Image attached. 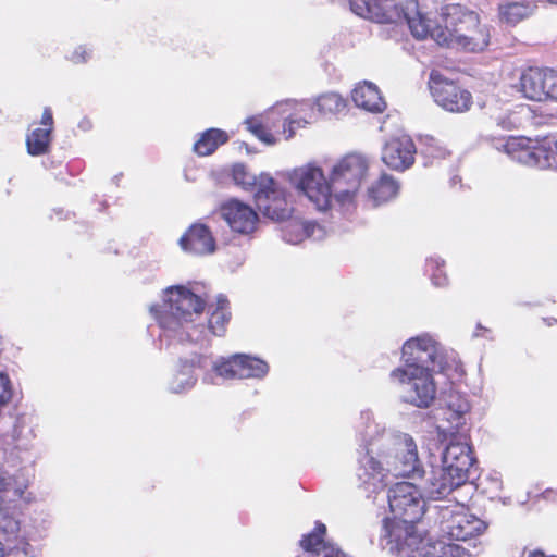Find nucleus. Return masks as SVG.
I'll list each match as a JSON object with an SVG mask.
<instances>
[{"mask_svg":"<svg viewBox=\"0 0 557 557\" xmlns=\"http://www.w3.org/2000/svg\"><path fill=\"white\" fill-rule=\"evenodd\" d=\"M366 453L359 457L357 476L360 485L375 493L387 486L389 478L423 479L414 440L406 433H387L370 411L361 412Z\"/></svg>","mask_w":557,"mask_h":557,"instance_id":"f257e3e1","label":"nucleus"},{"mask_svg":"<svg viewBox=\"0 0 557 557\" xmlns=\"http://www.w3.org/2000/svg\"><path fill=\"white\" fill-rule=\"evenodd\" d=\"M393 519L384 520L381 545L389 553L405 557H469V553L457 544L431 546L417 531L416 523L425 511L421 492L409 482L396 483L387 494Z\"/></svg>","mask_w":557,"mask_h":557,"instance_id":"f03ea898","label":"nucleus"},{"mask_svg":"<svg viewBox=\"0 0 557 557\" xmlns=\"http://www.w3.org/2000/svg\"><path fill=\"white\" fill-rule=\"evenodd\" d=\"M206 300L199 294V285L191 288L176 285L164 290V299L161 309L158 306L150 308L151 313L161 329V338L176 341L178 343L191 342L203 344L208 342L211 333L222 336L225 325L230 320L228 300L219 295L216 308L211 313L208 326L196 324L205 309Z\"/></svg>","mask_w":557,"mask_h":557,"instance_id":"7ed1b4c3","label":"nucleus"},{"mask_svg":"<svg viewBox=\"0 0 557 557\" xmlns=\"http://www.w3.org/2000/svg\"><path fill=\"white\" fill-rule=\"evenodd\" d=\"M469 401L462 396H450L447 406L446 420L449 428L437 426L447 440L442 454L441 465L432 466L424 480L422 490L430 499H441L455 488L465 484L476 472L468 435L461 430L466 424L465 416L469 412Z\"/></svg>","mask_w":557,"mask_h":557,"instance_id":"20e7f679","label":"nucleus"},{"mask_svg":"<svg viewBox=\"0 0 557 557\" xmlns=\"http://www.w3.org/2000/svg\"><path fill=\"white\" fill-rule=\"evenodd\" d=\"M428 36L440 46L469 52L484 50L491 38L488 26L481 24L479 15L463 12L458 5L447 8L437 21H430Z\"/></svg>","mask_w":557,"mask_h":557,"instance_id":"39448f33","label":"nucleus"},{"mask_svg":"<svg viewBox=\"0 0 557 557\" xmlns=\"http://www.w3.org/2000/svg\"><path fill=\"white\" fill-rule=\"evenodd\" d=\"M350 10L358 16L377 23H405L417 39L430 32V20L418 9L417 0H349Z\"/></svg>","mask_w":557,"mask_h":557,"instance_id":"423d86ee","label":"nucleus"},{"mask_svg":"<svg viewBox=\"0 0 557 557\" xmlns=\"http://www.w3.org/2000/svg\"><path fill=\"white\" fill-rule=\"evenodd\" d=\"M428 368H403L398 367L389 373V379L399 389L404 403L418 408H428L436 396V384L433 373Z\"/></svg>","mask_w":557,"mask_h":557,"instance_id":"0eeeda50","label":"nucleus"},{"mask_svg":"<svg viewBox=\"0 0 557 557\" xmlns=\"http://www.w3.org/2000/svg\"><path fill=\"white\" fill-rule=\"evenodd\" d=\"M403 368H428V371L445 372L455 362L453 352H448L429 334L409 338L401 349Z\"/></svg>","mask_w":557,"mask_h":557,"instance_id":"6e6552de","label":"nucleus"},{"mask_svg":"<svg viewBox=\"0 0 557 557\" xmlns=\"http://www.w3.org/2000/svg\"><path fill=\"white\" fill-rule=\"evenodd\" d=\"M288 181L317 210L325 211L331 208L335 199L334 186L331 176L327 178L317 164L308 163L294 169L288 173Z\"/></svg>","mask_w":557,"mask_h":557,"instance_id":"1a4fd4ad","label":"nucleus"},{"mask_svg":"<svg viewBox=\"0 0 557 557\" xmlns=\"http://www.w3.org/2000/svg\"><path fill=\"white\" fill-rule=\"evenodd\" d=\"M368 172V162L360 154H348L331 171L335 200L344 205L352 201Z\"/></svg>","mask_w":557,"mask_h":557,"instance_id":"9d476101","label":"nucleus"},{"mask_svg":"<svg viewBox=\"0 0 557 557\" xmlns=\"http://www.w3.org/2000/svg\"><path fill=\"white\" fill-rule=\"evenodd\" d=\"M258 210L273 221H285L290 218L292 207L286 198V190L270 175L261 174L255 194Z\"/></svg>","mask_w":557,"mask_h":557,"instance_id":"9b49d317","label":"nucleus"},{"mask_svg":"<svg viewBox=\"0 0 557 557\" xmlns=\"http://www.w3.org/2000/svg\"><path fill=\"white\" fill-rule=\"evenodd\" d=\"M504 151L513 160L528 166L547 169L553 166L557 153V140L554 149L537 145L527 137H509L503 145Z\"/></svg>","mask_w":557,"mask_h":557,"instance_id":"f8f14e48","label":"nucleus"},{"mask_svg":"<svg viewBox=\"0 0 557 557\" xmlns=\"http://www.w3.org/2000/svg\"><path fill=\"white\" fill-rule=\"evenodd\" d=\"M430 90L434 101L446 111L461 113L468 111L472 104V96L468 90L436 71L430 74Z\"/></svg>","mask_w":557,"mask_h":557,"instance_id":"ddd939ff","label":"nucleus"},{"mask_svg":"<svg viewBox=\"0 0 557 557\" xmlns=\"http://www.w3.org/2000/svg\"><path fill=\"white\" fill-rule=\"evenodd\" d=\"M487 523L457 504L449 517L443 515L441 530L449 540L467 541L485 532Z\"/></svg>","mask_w":557,"mask_h":557,"instance_id":"4468645a","label":"nucleus"},{"mask_svg":"<svg viewBox=\"0 0 557 557\" xmlns=\"http://www.w3.org/2000/svg\"><path fill=\"white\" fill-rule=\"evenodd\" d=\"M220 214L233 232L243 235L253 233L259 222L257 212L237 199L224 202L220 207Z\"/></svg>","mask_w":557,"mask_h":557,"instance_id":"2eb2a0df","label":"nucleus"},{"mask_svg":"<svg viewBox=\"0 0 557 557\" xmlns=\"http://www.w3.org/2000/svg\"><path fill=\"white\" fill-rule=\"evenodd\" d=\"M18 522L0 512V557H34L30 545L17 535Z\"/></svg>","mask_w":557,"mask_h":557,"instance_id":"dca6fc26","label":"nucleus"},{"mask_svg":"<svg viewBox=\"0 0 557 557\" xmlns=\"http://www.w3.org/2000/svg\"><path fill=\"white\" fill-rule=\"evenodd\" d=\"M281 111L283 113H287V111H289L288 115L284 117L283 124V133H286V122H288L287 137H293L297 128L305 127L307 124L313 123L318 119V115H320L315 103L311 101L281 102L270 113V116Z\"/></svg>","mask_w":557,"mask_h":557,"instance_id":"f3484780","label":"nucleus"},{"mask_svg":"<svg viewBox=\"0 0 557 557\" xmlns=\"http://www.w3.org/2000/svg\"><path fill=\"white\" fill-rule=\"evenodd\" d=\"M280 103L272 107L267 113L261 117H251L246 120L247 128L255 134L260 140L268 145H273L277 141V137L280 135H284L285 139H289L287 137L288 134V122H286V133H283V124L284 117L288 115L287 113L277 112L270 116V113L278 106Z\"/></svg>","mask_w":557,"mask_h":557,"instance_id":"a211bd4d","label":"nucleus"},{"mask_svg":"<svg viewBox=\"0 0 557 557\" xmlns=\"http://www.w3.org/2000/svg\"><path fill=\"white\" fill-rule=\"evenodd\" d=\"M416 146L409 136H400L387 141L382 151L383 162L392 170L405 171L414 162Z\"/></svg>","mask_w":557,"mask_h":557,"instance_id":"6ab92c4d","label":"nucleus"},{"mask_svg":"<svg viewBox=\"0 0 557 557\" xmlns=\"http://www.w3.org/2000/svg\"><path fill=\"white\" fill-rule=\"evenodd\" d=\"M325 533V524L317 522L314 530L302 536L300 546L308 557H349L333 543L324 541Z\"/></svg>","mask_w":557,"mask_h":557,"instance_id":"aec40b11","label":"nucleus"},{"mask_svg":"<svg viewBox=\"0 0 557 557\" xmlns=\"http://www.w3.org/2000/svg\"><path fill=\"white\" fill-rule=\"evenodd\" d=\"M180 246L193 255H208L215 250V240L205 224L195 223L181 237Z\"/></svg>","mask_w":557,"mask_h":557,"instance_id":"412c9836","label":"nucleus"},{"mask_svg":"<svg viewBox=\"0 0 557 557\" xmlns=\"http://www.w3.org/2000/svg\"><path fill=\"white\" fill-rule=\"evenodd\" d=\"M197 364L200 369L211 368V372L205 373L202 380L207 384H218L215 379L239 380L238 364L236 355L230 358H218L211 360L208 357L199 356Z\"/></svg>","mask_w":557,"mask_h":557,"instance_id":"4be33fe9","label":"nucleus"},{"mask_svg":"<svg viewBox=\"0 0 557 557\" xmlns=\"http://www.w3.org/2000/svg\"><path fill=\"white\" fill-rule=\"evenodd\" d=\"M325 228L314 222L297 218L288 220L282 227V237L286 243L297 245L307 238L321 240L325 237Z\"/></svg>","mask_w":557,"mask_h":557,"instance_id":"5701e85b","label":"nucleus"},{"mask_svg":"<svg viewBox=\"0 0 557 557\" xmlns=\"http://www.w3.org/2000/svg\"><path fill=\"white\" fill-rule=\"evenodd\" d=\"M32 474L28 470L21 469L12 476H5L0 472V512L10 504L23 497L29 486Z\"/></svg>","mask_w":557,"mask_h":557,"instance_id":"b1692460","label":"nucleus"},{"mask_svg":"<svg viewBox=\"0 0 557 557\" xmlns=\"http://www.w3.org/2000/svg\"><path fill=\"white\" fill-rule=\"evenodd\" d=\"M40 124L45 127H36L26 136L27 152L30 156H42L49 151L51 133L53 128V116L50 108H45Z\"/></svg>","mask_w":557,"mask_h":557,"instance_id":"393cba45","label":"nucleus"},{"mask_svg":"<svg viewBox=\"0 0 557 557\" xmlns=\"http://www.w3.org/2000/svg\"><path fill=\"white\" fill-rule=\"evenodd\" d=\"M351 98L357 107L369 112L380 113L386 107L376 85L371 82L359 83L352 90Z\"/></svg>","mask_w":557,"mask_h":557,"instance_id":"a878e982","label":"nucleus"},{"mask_svg":"<svg viewBox=\"0 0 557 557\" xmlns=\"http://www.w3.org/2000/svg\"><path fill=\"white\" fill-rule=\"evenodd\" d=\"M536 9L534 1H504L498 4V17L502 23L513 26L533 15Z\"/></svg>","mask_w":557,"mask_h":557,"instance_id":"bb28decb","label":"nucleus"},{"mask_svg":"<svg viewBox=\"0 0 557 557\" xmlns=\"http://www.w3.org/2000/svg\"><path fill=\"white\" fill-rule=\"evenodd\" d=\"M518 90L529 100L543 101L542 69L530 67L523 71L520 75Z\"/></svg>","mask_w":557,"mask_h":557,"instance_id":"cd10ccee","label":"nucleus"},{"mask_svg":"<svg viewBox=\"0 0 557 557\" xmlns=\"http://www.w3.org/2000/svg\"><path fill=\"white\" fill-rule=\"evenodd\" d=\"M398 190V183L392 176L383 174L381 178L368 189V202L372 207H377L395 198Z\"/></svg>","mask_w":557,"mask_h":557,"instance_id":"c85d7f7f","label":"nucleus"},{"mask_svg":"<svg viewBox=\"0 0 557 557\" xmlns=\"http://www.w3.org/2000/svg\"><path fill=\"white\" fill-rule=\"evenodd\" d=\"M194 356L189 360L182 361L181 369L175 374L173 380L170 382L169 388L173 393H183L190 389L197 381V377L193 374L194 368H198L197 358Z\"/></svg>","mask_w":557,"mask_h":557,"instance_id":"c756f323","label":"nucleus"},{"mask_svg":"<svg viewBox=\"0 0 557 557\" xmlns=\"http://www.w3.org/2000/svg\"><path fill=\"white\" fill-rule=\"evenodd\" d=\"M228 140V135L219 128H210L203 132L200 138L194 144V151L198 156H209L216 148Z\"/></svg>","mask_w":557,"mask_h":557,"instance_id":"7c9ffc66","label":"nucleus"},{"mask_svg":"<svg viewBox=\"0 0 557 557\" xmlns=\"http://www.w3.org/2000/svg\"><path fill=\"white\" fill-rule=\"evenodd\" d=\"M236 357L239 380L262 379L263 376L267 375L269 371V366L265 361L244 354H237Z\"/></svg>","mask_w":557,"mask_h":557,"instance_id":"2f4dec72","label":"nucleus"},{"mask_svg":"<svg viewBox=\"0 0 557 557\" xmlns=\"http://www.w3.org/2000/svg\"><path fill=\"white\" fill-rule=\"evenodd\" d=\"M320 115H336L346 109V100L336 92H326L317 98L314 101Z\"/></svg>","mask_w":557,"mask_h":557,"instance_id":"473e14b6","label":"nucleus"},{"mask_svg":"<svg viewBox=\"0 0 557 557\" xmlns=\"http://www.w3.org/2000/svg\"><path fill=\"white\" fill-rule=\"evenodd\" d=\"M232 173L236 185L246 190H250L253 187H256V190L258 189L260 176L257 177L255 174L248 172L244 164H235Z\"/></svg>","mask_w":557,"mask_h":557,"instance_id":"72a5a7b5","label":"nucleus"},{"mask_svg":"<svg viewBox=\"0 0 557 557\" xmlns=\"http://www.w3.org/2000/svg\"><path fill=\"white\" fill-rule=\"evenodd\" d=\"M443 265L444 261L440 258H430L426 260V271L430 272L434 286L444 287L448 283V278L442 270Z\"/></svg>","mask_w":557,"mask_h":557,"instance_id":"f704fd0d","label":"nucleus"},{"mask_svg":"<svg viewBox=\"0 0 557 557\" xmlns=\"http://www.w3.org/2000/svg\"><path fill=\"white\" fill-rule=\"evenodd\" d=\"M543 75V101L550 99L557 101V71L552 69H542Z\"/></svg>","mask_w":557,"mask_h":557,"instance_id":"c9c22d12","label":"nucleus"},{"mask_svg":"<svg viewBox=\"0 0 557 557\" xmlns=\"http://www.w3.org/2000/svg\"><path fill=\"white\" fill-rule=\"evenodd\" d=\"M424 146L421 153L426 158L443 159L447 154L446 149L441 147L434 138H426Z\"/></svg>","mask_w":557,"mask_h":557,"instance_id":"e433bc0d","label":"nucleus"},{"mask_svg":"<svg viewBox=\"0 0 557 557\" xmlns=\"http://www.w3.org/2000/svg\"><path fill=\"white\" fill-rule=\"evenodd\" d=\"M90 57L91 50L85 46H79L73 51L71 55V61L74 63H84L87 60H89Z\"/></svg>","mask_w":557,"mask_h":557,"instance_id":"4c0bfd02","label":"nucleus"},{"mask_svg":"<svg viewBox=\"0 0 557 557\" xmlns=\"http://www.w3.org/2000/svg\"><path fill=\"white\" fill-rule=\"evenodd\" d=\"M520 124L519 119L515 114H509L506 117L498 119V125H500L505 129H512L518 127Z\"/></svg>","mask_w":557,"mask_h":557,"instance_id":"58836bf2","label":"nucleus"},{"mask_svg":"<svg viewBox=\"0 0 557 557\" xmlns=\"http://www.w3.org/2000/svg\"><path fill=\"white\" fill-rule=\"evenodd\" d=\"M491 333H492V332H491V330H488V329H486V327L482 326L481 324H478V326H476V332L473 334V336H474V337H480V336H482V337L492 338V337L490 336V334H491Z\"/></svg>","mask_w":557,"mask_h":557,"instance_id":"ea45409f","label":"nucleus"},{"mask_svg":"<svg viewBox=\"0 0 557 557\" xmlns=\"http://www.w3.org/2000/svg\"><path fill=\"white\" fill-rule=\"evenodd\" d=\"M78 127L84 131V132H87L89 129H91L92 127V124H91V121L87 117H84L79 123H78Z\"/></svg>","mask_w":557,"mask_h":557,"instance_id":"a19ab883","label":"nucleus"},{"mask_svg":"<svg viewBox=\"0 0 557 557\" xmlns=\"http://www.w3.org/2000/svg\"><path fill=\"white\" fill-rule=\"evenodd\" d=\"M528 557H557V556H547L543 552L534 550V552H531Z\"/></svg>","mask_w":557,"mask_h":557,"instance_id":"79ce46f5","label":"nucleus"},{"mask_svg":"<svg viewBox=\"0 0 557 557\" xmlns=\"http://www.w3.org/2000/svg\"><path fill=\"white\" fill-rule=\"evenodd\" d=\"M543 321L547 326H552L553 324L557 323V320L554 318H544Z\"/></svg>","mask_w":557,"mask_h":557,"instance_id":"37998d69","label":"nucleus"},{"mask_svg":"<svg viewBox=\"0 0 557 557\" xmlns=\"http://www.w3.org/2000/svg\"><path fill=\"white\" fill-rule=\"evenodd\" d=\"M552 3H557V0H549Z\"/></svg>","mask_w":557,"mask_h":557,"instance_id":"c03bdc74","label":"nucleus"}]
</instances>
